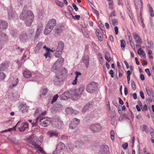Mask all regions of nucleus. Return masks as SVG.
<instances>
[{"mask_svg":"<svg viewBox=\"0 0 154 154\" xmlns=\"http://www.w3.org/2000/svg\"><path fill=\"white\" fill-rule=\"evenodd\" d=\"M116 14L115 13V12L114 11H113L110 14V15L109 16V20H110L112 19V17H114L116 16Z\"/></svg>","mask_w":154,"mask_h":154,"instance_id":"nucleus-42","label":"nucleus"},{"mask_svg":"<svg viewBox=\"0 0 154 154\" xmlns=\"http://www.w3.org/2000/svg\"><path fill=\"white\" fill-rule=\"evenodd\" d=\"M27 141L28 143L31 144L34 147L38 144L35 141H37L36 137L34 136H31L28 138Z\"/></svg>","mask_w":154,"mask_h":154,"instance_id":"nucleus-11","label":"nucleus"},{"mask_svg":"<svg viewBox=\"0 0 154 154\" xmlns=\"http://www.w3.org/2000/svg\"><path fill=\"white\" fill-rule=\"evenodd\" d=\"M8 17L10 20H14L17 19V14L16 13L13 11L11 7H9L8 8Z\"/></svg>","mask_w":154,"mask_h":154,"instance_id":"nucleus-6","label":"nucleus"},{"mask_svg":"<svg viewBox=\"0 0 154 154\" xmlns=\"http://www.w3.org/2000/svg\"><path fill=\"white\" fill-rule=\"evenodd\" d=\"M89 128L94 132H98L101 130V126L100 124L97 123L92 125Z\"/></svg>","mask_w":154,"mask_h":154,"instance_id":"nucleus-9","label":"nucleus"},{"mask_svg":"<svg viewBox=\"0 0 154 154\" xmlns=\"http://www.w3.org/2000/svg\"><path fill=\"white\" fill-rule=\"evenodd\" d=\"M72 6L73 8L75 10V11H77L78 10V8H77V7L76 6L75 4L73 3L72 4Z\"/></svg>","mask_w":154,"mask_h":154,"instance_id":"nucleus-59","label":"nucleus"},{"mask_svg":"<svg viewBox=\"0 0 154 154\" xmlns=\"http://www.w3.org/2000/svg\"><path fill=\"white\" fill-rule=\"evenodd\" d=\"M92 9L93 11L96 14L97 16L99 17V14L98 11L94 8L93 7H92Z\"/></svg>","mask_w":154,"mask_h":154,"instance_id":"nucleus-50","label":"nucleus"},{"mask_svg":"<svg viewBox=\"0 0 154 154\" xmlns=\"http://www.w3.org/2000/svg\"><path fill=\"white\" fill-rule=\"evenodd\" d=\"M58 97V94H56L53 97V98L51 101V103H53L54 102L56 101Z\"/></svg>","mask_w":154,"mask_h":154,"instance_id":"nucleus-41","label":"nucleus"},{"mask_svg":"<svg viewBox=\"0 0 154 154\" xmlns=\"http://www.w3.org/2000/svg\"><path fill=\"white\" fill-rule=\"evenodd\" d=\"M80 122V120L76 118H74L71 121L69 125V128L73 129L75 128Z\"/></svg>","mask_w":154,"mask_h":154,"instance_id":"nucleus-10","label":"nucleus"},{"mask_svg":"<svg viewBox=\"0 0 154 154\" xmlns=\"http://www.w3.org/2000/svg\"><path fill=\"white\" fill-rule=\"evenodd\" d=\"M29 34L28 35V36L29 38L31 37L32 35L33 34L34 30L33 29H31L29 31Z\"/></svg>","mask_w":154,"mask_h":154,"instance_id":"nucleus-52","label":"nucleus"},{"mask_svg":"<svg viewBox=\"0 0 154 154\" xmlns=\"http://www.w3.org/2000/svg\"><path fill=\"white\" fill-rule=\"evenodd\" d=\"M145 71L147 73L148 75L149 76H150L151 74L149 71V70L148 68L145 69Z\"/></svg>","mask_w":154,"mask_h":154,"instance_id":"nucleus-56","label":"nucleus"},{"mask_svg":"<svg viewBox=\"0 0 154 154\" xmlns=\"http://www.w3.org/2000/svg\"><path fill=\"white\" fill-rule=\"evenodd\" d=\"M97 83L95 82H92L89 83L87 86L86 89L88 92L92 93L97 88Z\"/></svg>","mask_w":154,"mask_h":154,"instance_id":"nucleus-5","label":"nucleus"},{"mask_svg":"<svg viewBox=\"0 0 154 154\" xmlns=\"http://www.w3.org/2000/svg\"><path fill=\"white\" fill-rule=\"evenodd\" d=\"M8 39V36L2 32L0 31V42H4Z\"/></svg>","mask_w":154,"mask_h":154,"instance_id":"nucleus-18","label":"nucleus"},{"mask_svg":"<svg viewBox=\"0 0 154 154\" xmlns=\"http://www.w3.org/2000/svg\"><path fill=\"white\" fill-rule=\"evenodd\" d=\"M116 114H115L114 116L112 117L111 119V123L112 125H114L115 124V122L116 119Z\"/></svg>","mask_w":154,"mask_h":154,"instance_id":"nucleus-36","label":"nucleus"},{"mask_svg":"<svg viewBox=\"0 0 154 154\" xmlns=\"http://www.w3.org/2000/svg\"><path fill=\"white\" fill-rule=\"evenodd\" d=\"M65 148V145L62 142L60 143L57 146L56 149L53 152L54 154H58L63 151Z\"/></svg>","mask_w":154,"mask_h":154,"instance_id":"nucleus-8","label":"nucleus"},{"mask_svg":"<svg viewBox=\"0 0 154 154\" xmlns=\"http://www.w3.org/2000/svg\"><path fill=\"white\" fill-rule=\"evenodd\" d=\"M140 93L142 98L144 99L145 97L143 92L142 91H140Z\"/></svg>","mask_w":154,"mask_h":154,"instance_id":"nucleus-63","label":"nucleus"},{"mask_svg":"<svg viewBox=\"0 0 154 154\" xmlns=\"http://www.w3.org/2000/svg\"><path fill=\"white\" fill-rule=\"evenodd\" d=\"M61 51H58V50H56V52L55 54V56L56 57H58L60 56V54L61 53Z\"/></svg>","mask_w":154,"mask_h":154,"instance_id":"nucleus-51","label":"nucleus"},{"mask_svg":"<svg viewBox=\"0 0 154 154\" xmlns=\"http://www.w3.org/2000/svg\"><path fill=\"white\" fill-rule=\"evenodd\" d=\"M40 125L44 127L48 126L50 123V119L48 117H41L39 116Z\"/></svg>","mask_w":154,"mask_h":154,"instance_id":"nucleus-7","label":"nucleus"},{"mask_svg":"<svg viewBox=\"0 0 154 154\" xmlns=\"http://www.w3.org/2000/svg\"><path fill=\"white\" fill-rule=\"evenodd\" d=\"M41 111L39 108H37L35 112V115H41Z\"/></svg>","mask_w":154,"mask_h":154,"instance_id":"nucleus-46","label":"nucleus"},{"mask_svg":"<svg viewBox=\"0 0 154 154\" xmlns=\"http://www.w3.org/2000/svg\"><path fill=\"white\" fill-rule=\"evenodd\" d=\"M23 75L25 78H28L31 76L32 74L29 70H25L23 72Z\"/></svg>","mask_w":154,"mask_h":154,"instance_id":"nucleus-24","label":"nucleus"},{"mask_svg":"<svg viewBox=\"0 0 154 154\" xmlns=\"http://www.w3.org/2000/svg\"><path fill=\"white\" fill-rule=\"evenodd\" d=\"M75 74L76 75V76L75 77L77 78H78L79 75H81V73L80 72H78L77 71L75 72Z\"/></svg>","mask_w":154,"mask_h":154,"instance_id":"nucleus-64","label":"nucleus"},{"mask_svg":"<svg viewBox=\"0 0 154 154\" xmlns=\"http://www.w3.org/2000/svg\"><path fill=\"white\" fill-rule=\"evenodd\" d=\"M85 36L86 38L89 37V34L86 31H85V32L83 33Z\"/></svg>","mask_w":154,"mask_h":154,"instance_id":"nucleus-61","label":"nucleus"},{"mask_svg":"<svg viewBox=\"0 0 154 154\" xmlns=\"http://www.w3.org/2000/svg\"><path fill=\"white\" fill-rule=\"evenodd\" d=\"M64 46V43L62 41H60L58 42V45L56 50H58V51L62 52Z\"/></svg>","mask_w":154,"mask_h":154,"instance_id":"nucleus-22","label":"nucleus"},{"mask_svg":"<svg viewBox=\"0 0 154 154\" xmlns=\"http://www.w3.org/2000/svg\"><path fill=\"white\" fill-rule=\"evenodd\" d=\"M91 104L90 103L87 104L86 106H85L83 109L82 110V112H84L86 110L88 109L89 107L91 106Z\"/></svg>","mask_w":154,"mask_h":154,"instance_id":"nucleus-32","label":"nucleus"},{"mask_svg":"<svg viewBox=\"0 0 154 154\" xmlns=\"http://www.w3.org/2000/svg\"><path fill=\"white\" fill-rule=\"evenodd\" d=\"M42 43L40 42L38 43L36 46L35 47V52H38L42 47Z\"/></svg>","mask_w":154,"mask_h":154,"instance_id":"nucleus-26","label":"nucleus"},{"mask_svg":"<svg viewBox=\"0 0 154 154\" xmlns=\"http://www.w3.org/2000/svg\"><path fill=\"white\" fill-rule=\"evenodd\" d=\"M141 53L140 55H141L144 58H145L146 57V54L144 52V51L143 50H141Z\"/></svg>","mask_w":154,"mask_h":154,"instance_id":"nucleus-54","label":"nucleus"},{"mask_svg":"<svg viewBox=\"0 0 154 154\" xmlns=\"http://www.w3.org/2000/svg\"><path fill=\"white\" fill-rule=\"evenodd\" d=\"M70 98L69 95V91H66L64 93L62 94L60 97V98L61 100H65Z\"/></svg>","mask_w":154,"mask_h":154,"instance_id":"nucleus-20","label":"nucleus"},{"mask_svg":"<svg viewBox=\"0 0 154 154\" xmlns=\"http://www.w3.org/2000/svg\"><path fill=\"white\" fill-rule=\"evenodd\" d=\"M147 6L149 7V11L151 16L152 17H153L154 16V12L152 7L150 4H148Z\"/></svg>","mask_w":154,"mask_h":154,"instance_id":"nucleus-31","label":"nucleus"},{"mask_svg":"<svg viewBox=\"0 0 154 154\" xmlns=\"http://www.w3.org/2000/svg\"><path fill=\"white\" fill-rule=\"evenodd\" d=\"M56 3L59 6L62 7L63 5V2H60V1H55Z\"/></svg>","mask_w":154,"mask_h":154,"instance_id":"nucleus-40","label":"nucleus"},{"mask_svg":"<svg viewBox=\"0 0 154 154\" xmlns=\"http://www.w3.org/2000/svg\"><path fill=\"white\" fill-rule=\"evenodd\" d=\"M62 27L61 26H58L55 28L54 30L55 33L58 35H59L62 32L63 30Z\"/></svg>","mask_w":154,"mask_h":154,"instance_id":"nucleus-23","label":"nucleus"},{"mask_svg":"<svg viewBox=\"0 0 154 154\" xmlns=\"http://www.w3.org/2000/svg\"><path fill=\"white\" fill-rule=\"evenodd\" d=\"M141 109L143 111H144V110L146 111L148 110V108L146 104H145L143 107L142 108H141Z\"/></svg>","mask_w":154,"mask_h":154,"instance_id":"nucleus-55","label":"nucleus"},{"mask_svg":"<svg viewBox=\"0 0 154 154\" xmlns=\"http://www.w3.org/2000/svg\"><path fill=\"white\" fill-rule=\"evenodd\" d=\"M8 23L6 21L0 20V29L2 30H5L8 27Z\"/></svg>","mask_w":154,"mask_h":154,"instance_id":"nucleus-14","label":"nucleus"},{"mask_svg":"<svg viewBox=\"0 0 154 154\" xmlns=\"http://www.w3.org/2000/svg\"><path fill=\"white\" fill-rule=\"evenodd\" d=\"M109 1V8L111 9H113V3L112 1Z\"/></svg>","mask_w":154,"mask_h":154,"instance_id":"nucleus-38","label":"nucleus"},{"mask_svg":"<svg viewBox=\"0 0 154 154\" xmlns=\"http://www.w3.org/2000/svg\"><path fill=\"white\" fill-rule=\"evenodd\" d=\"M27 6H24L23 10L20 15V19L24 20L26 26H30L34 19V15L33 13L29 10H26Z\"/></svg>","mask_w":154,"mask_h":154,"instance_id":"nucleus-2","label":"nucleus"},{"mask_svg":"<svg viewBox=\"0 0 154 154\" xmlns=\"http://www.w3.org/2000/svg\"><path fill=\"white\" fill-rule=\"evenodd\" d=\"M82 61L84 63L87 68L88 66L89 63V56L88 55H84L82 58Z\"/></svg>","mask_w":154,"mask_h":154,"instance_id":"nucleus-15","label":"nucleus"},{"mask_svg":"<svg viewBox=\"0 0 154 154\" xmlns=\"http://www.w3.org/2000/svg\"><path fill=\"white\" fill-rule=\"evenodd\" d=\"M46 52L44 54V56L46 58L48 57H50V51L53 52V51L51 50L50 48L48 49V50H46Z\"/></svg>","mask_w":154,"mask_h":154,"instance_id":"nucleus-29","label":"nucleus"},{"mask_svg":"<svg viewBox=\"0 0 154 154\" xmlns=\"http://www.w3.org/2000/svg\"><path fill=\"white\" fill-rule=\"evenodd\" d=\"M102 36H103V35H102V34H100V35H99V36H97L100 42L102 41L103 40V38Z\"/></svg>","mask_w":154,"mask_h":154,"instance_id":"nucleus-62","label":"nucleus"},{"mask_svg":"<svg viewBox=\"0 0 154 154\" xmlns=\"http://www.w3.org/2000/svg\"><path fill=\"white\" fill-rule=\"evenodd\" d=\"M27 128V127H26L22 126H21V127H19V131L20 132L24 131Z\"/></svg>","mask_w":154,"mask_h":154,"instance_id":"nucleus-44","label":"nucleus"},{"mask_svg":"<svg viewBox=\"0 0 154 154\" xmlns=\"http://www.w3.org/2000/svg\"><path fill=\"white\" fill-rule=\"evenodd\" d=\"M56 24V20L54 19H50L48 21L44 32L45 35L49 34Z\"/></svg>","mask_w":154,"mask_h":154,"instance_id":"nucleus-3","label":"nucleus"},{"mask_svg":"<svg viewBox=\"0 0 154 154\" xmlns=\"http://www.w3.org/2000/svg\"><path fill=\"white\" fill-rule=\"evenodd\" d=\"M66 112L67 114H76L78 113L79 112L77 110H73L72 108L70 107H67L66 109Z\"/></svg>","mask_w":154,"mask_h":154,"instance_id":"nucleus-19","label":"nucleus"},{"mask_svg":"<svg viewBox=\"0 0 154 154\" xmlns=\"http://www.w3.org/2000/svg\"><path fill=\"white\" fill-rule=\"evenodd\" d=\"M84 143L81 140H77L75 143V147L79 148L81 146L84 145Z\"/></svg>","mask_w":154,"mask_h":154,"instance_id":"nucleus-25","label":"nucleus"},{"mask_svg":"<svg viewBox=\"0 0 154 154\" xmlns=\"http://www.w3.org/2000/svg\"><path fill=\"white\" fill-rule=\"evenodd\" d=\"M49 133L51 136H56L57 135V134H56L54 132H49Z\"/></svg>","mask_w":154,"mask_h":154,"instance_id":"nucleus-58","label":"nucleus"},{"mask_svg":"<svg viewBox=\"0 0 154 154\" xmlns=\"http://www.w3.org/2000/svg\"><path fill=\"white\" fill-rule=\"evenodd\" d=\"M63 59L62 57L59 58L55 63L53 65L51 70L56 73V76L55 81L57 84H59L62 82L64 79L63 74L66 72V69L64 67L60 69L61 64L63 62Z\"/></svg>","mask_w":154,"mask_h":154,"instance_id":"nucleus-1","label":"nucleus"},{"mask_svg":"<svg viewBox=\"0 0 154 154\" xmlns=\"http://www.w3.org/2000/svg\"><path fill=\"white\" fill-rule=\"evenodd\" d=\"M85 89V87L83 85H81L80 86V87L79 88L78 90H77V91H77L79 92V93H81V95L82 94V92L83 91H84Z\"/></svg>","mask_w":154,"mask_h":154,"instance_id":"nucleus-35","label":"nucleus"},{"mask_svg":"<svg viewBox=\"0 0 154 154\" xmlns=\"http://www.w3.org/2000/svg\"><path fill=\"white\" fill-rule=\"evenodd\" d=\"M39 119V116L37 117L36 120H35V121H34L32 123V127H34L37 126V122L38 120Z\"/></svg>","mask_w":154,"mask_h":154,"instance_id":"nucleus-34","label":"nucleus"},{"mask_svg":"<svg viewBox=\"0 0 154 154\" xmlns=\"http://www.w3.org/2000/svg\"><path fill=\"white\" fill-rule=\"evenodd\" d=\"M110 20H111L112 23L114 26L117 25L118 23L116 19H111Z\"/></svg>","mask_w":154,"mask_h":154,"instance_id":"nucleus-39","label":"nucleus"},{"mask_svg":"<svg viewBox=\"0 0 154 154\" xmlns=\"http://www.w3.org/2000/svg\"><path fill=\"white\" fill-rule=\"evenodd\" d=\"M146 90L147 94L149 96L151 95V93L149 88L147 87L146 88Z\"/></svg>","mask_w":154,"mask_h":154,"instance_id":"nucleus-45","label":"nucleus"},{"mask_svg":"<svg viewBox=\"0 0 154 154\" xmlns=\"http://www.w3.org/2000/svg\"><path fill=\"white\" fill-rule=\"evenodd\" d=\"M122 147L125 149H127L128 147V143H125L123 144L122 145Z\"/></svg>","mask_w":154,"mask_h":154,"instance_id":"nucleus-57","label":"nucleus"},{"mask_svg":"<svg viewBox=\"0 0 154 154\" xmlns=\"http://www.w3.org/2000/svg\"><path fill=\"white\" fill-rule=\"evenodd\" d=\"M125 42L124 40L122 39L121 40V47L123 51L125 50Z\"/></svg>","mask_w":154,"mask_h":154,"instance_id":"nucleus-30","label":"nucleus"},{"mask_svg":"<svg viewBox=\"0 0 154 154\" xmlns=\"http://www.w3.org/2000/svg\"><path fill=\"white\" fill-rule=\"evenodd\" d=\"M41 144L42 143L40 141V144L39 145L38 144H37V145L35 147V148L37 149H38L43 154H45L46 153L44 151L42 148L40 147Z\"/></svg>","mask_w":154,"mask_h":154,"instance_id":"nucleus-27","label":"nucleus"},{"mask_svg":"<svg viewBox=\"0 0 154 154\" xmlns=\"http://www.w3.org/2000/svg\"><path fill=\"white\" fill-rule=\"evenodd\" d=\"M42 26L41 25L38 27L37 29L35 35V37L34 40H36L38 37L39 35L41 32L42 30Z\"/></svg>","mask_w":154,"mask_h":154,"instance_id":"nucleus-21","label":"nucleus"},{"mask_svg":"<svg viewBox=\"0 0 154 154\" xmlns=\"http://www.w3.org/2000/svg\"><path fill=\"white\" fill-rule=\"evenodd\" d=\"M20 40L23 42H25L26 40L29 38L28 35H27L25 32H22L19 35Z\"/></svg>","mask_w":154,"mask_h":154,"instance_id":"nucleus-12","label":"nucleus"},{"mask_svg":"<svg viewBox=\"0 0 154 154\" xmlns=\"http://www.w3.org/2000/svg\"><path fill=\"white\" fill-rule=\"evenodd\" d=\"M96 33L97 36H99L100 34H102L99 29H97L96 31Z\"/></svg>","mask_w":154,"mask_h":154,"instance_id":"nucleus-53","label":"nucleus"},{"mask_svg":"<svg viewBox=\"0 0 154 154\" xmlns=\"http://www.w3.org/2000/svg\"><path fill=\"white\" fill-rule=\"evenodd\" d=\"M109 147L107 145H104L102 146L100 148V154H107L108 152Z\"/></svg>","mask_w":154,"mask_h":154,"instance_id":"nucleus-13","label":"nucleus"},{"mask_svg":"<svg viewBox=\"0 0 154 154\" xmlns=\"http://www.w3.org/2000/svg\"><path fill=\"white\" fill-rule=\"evenodd\" d=\"M77 89H73L69 91L70 97L72 100H77L80 97L81 93H79Z\"/></svg>","mask_w":154,"mask_h":154,"instance_id":"nucleus-4","label":"nucleus"},{"mask_svg":"<svg viewBox=\"0 0 154 154\" xmlns=\"http://www.w3.org/2000/svg\"><path fill=\"white\" fill-rule=\"evenodd\" d=\"M9 63L5 62L0 65V72L3 71L7 69L9 66Z\"/></svg>","mask_w":154,"mask_h":154,"instance_id":"nucleus-17","label":"nucleus"},{"mask_svg":"<svg viewBox=\"0 0 154 154\" xmlns=\"http://www.w3.org/2000/svg\"><path fill=\"white\" fill-rule=\"evenodd\" d=\"M133 37L136 40V42L137 43L142 44V40L140 36L135 32L133 34Z\"/></svg>","mask_w":154,"mask_h":154,"instance_id":"nucleus-16","label":"nucleus"},{"mask_svg":"<svg viewBox=\"0 0 154 154\" xmlns=\"http://www.w3.org/2000/svg\"><path fill=\"white\" fill-rule=\"evenodd\" d=\"M129 33L130 35H129L128 34V39L130 41V42H132V37L131 36V34L130 32H129Z\"/></svg>","mask_w":154,"mask_h":154,"instance_id":"nucleus-60","label":"nucleus"},{"mask_svg":"<svg viewBox=\"0 0 154 154\" xmlns=\"http://www.w3.org/2000/svg\"><path fill=\"white\" fill-rule=\"evenodd\" d=\"M134 4L136 7L137 8H139L140 6V2L139 1H135Z\"/></svg>","mask_w":154,"mask_h":154,"instance_id":"nucleus-43","label":"nucleus"},{"mask_svg":"<svg viewBox=\"0 0 154 154\" xmlns=\"http://www.w3.org/2000/svg\"><path fill=\"white\" fill-rule=\"evenodd\" d=\"M18 78H16V79H14V80L12 82L13 83L12 86H11V85H10V87L11 88L12 87L15 86L18 83Z\"/></svg>","mask_w":154,"mask_h":154,"instance_id":"nucleus-33","label":"nucleus"},{"mask_svg":"<svg viewBox=\"0 0 154 154\" xmlns=\"http://www.w3.org/2000/svg\"><path fill=\"white\" fill-rule=\"evenodd\" d=\"M131 87L134 90L136 89V86L135 82L133 81H131Z\"/></svg>","mask_w":154,"mask_h":154,"instance_id":"nucleus-48","label":"nucleus"},{"mask_svg":"<svg viewBox=\"0 0 154 154\" xmlns=\"http://www.w3.org/2000/svg\"><path fill=\"white\" fill-rule=\"evenodd\" d=\"M5 77V75L3 72L0 73V80L4 79Z\"/></svg>","mask_w":154,"mask_h":154,"instance_id":"nucleus-47","label":"nucleus"},{"mask_svg":"<svg viewBox=\"0 0 154 154\" xmlns=\"http://www.w3.org/2000/svg\"><path fill=\"white\" fill-rule=\"evenodd\" d=\"M130 43L131 47L133 49V50L134 51H135L136 50H135V46L134 45V42H130Z\"/></svg>","mask_w":154,"mask_h":154,"instance_id":"nucleus-49","label":"nucleus"},{"mask_svg":"<svg viewBox=\"0 0 154 154\" xmlns=\"http://www.w3.org/2000/svg\"><path fill=\"white\" fill-rule=\"evenodd\" d=\"M18 33V31L16 29H13L11 30V34L14 37L17 36Z\"/></svg>","mask_w":154,"mask_h":154,"instance_id":"nucleus-28","label":"nucleus"},{"mask_svg":"<svg viewBox=\"0 0 154 154\" xmlns=\"http://www.w3.org/2000/svg\"><path fill=\"white\" fill-rule=\"evenodd\" d=\"M48 90L47 88H45L44 89H42L41 90L40 92H41V94L43 95H46V94Z\"/></svg>","mask_w":154,"mask_h":154,"instance_id":"nucleus-37","label":"nucleus"}]
</instances>
